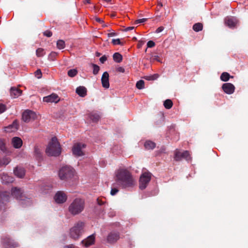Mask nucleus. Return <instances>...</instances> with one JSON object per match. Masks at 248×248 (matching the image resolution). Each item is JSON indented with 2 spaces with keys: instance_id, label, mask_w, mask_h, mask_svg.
Returning a JSON list of instances; mask_svg holds the SVG:
<instances>
[{
  "instance_id": "obj_1",
  "label": "nucleus",
  "mask_w": 248,
  "mask_h": 248,
  "mask_svg": "<svg viewBox=\"0 0 248 248\" xmlns=\"http://www.w3.org/2000/svg\"><path fill=\"white\" fill-rule=\"evenodd\" d=\"M116 181L124 187L133 186L135 181L130 173L125 169H120L116 173Z\"/></svg>"
},
{
  "instance_id": "obj_2",
  "label": "nucleus",
  "mask_w": 248,
  "mask_h": 248,
  "mask_svg": "<svg viewBox=\"0 0 248 248\" xmlns=\"http://www.w3.org/2000/svg\"><path fill=\"white\" fill-rule=\"evenodd\" d=\"M46 152L48 155L50 156H58L61 154V147L56 137L51 139L46 148Z\"/></svg>"
},
{
  "instance_id": "obj_3",
  "label": "nucleus",
  "mask_w": 248,
  "mask_h": 248,
  "mask_svg": "<svg viewBox=\"0 0 248 248\" xmlns=\"http://www.w3.org/2000/svg\"><path fill=\"white\" fill-rule=\"evenodd\" d=\"M85 202L81 198H76L71 203L69 207V211L73 215L81 213L84 208Z\"/></svg>"
},
{
  "instance_id": "obj_4",
  "label": "nucleus",
  "mask_w": 248,
  "mask_h": 248,
  "mask_svg": "<svg viewBox=\"0 0 248 248\" xmlns=\"http://www.w3.org/2000/svg\"><path fill=\"white\" fill-rule=\"evenodd\" d=\"M75 173L73 168L69 166H65L60 170L59 176L61 180H67L73 178Z\"/></svg>"
},
{
  "instance_id": "obj_5",
  "label": "nucleus",
  "mask_w": 248,
  "mask_h": 248,
  "mask_svg": "<svg viewBox=\"0 0 248 248\" xmlns=\"http://www.w3.org/2000/svg\"><path fill=\"white\" fill-rule=\"evenodd\" d=\"M84 224L82 222H78L71 229L70 234L73 238L76 239L83 232Z\"/></svg>"
},
{
  "instance_id": "obj_6",
  "label": "nucleus",
  "mask_w": 248,
  "mask_h": 248,
  "mask_svg": "<svg viewBox=\"0 0 248 248\" xmlns=\"http://www.w3.org/2000/svg\"><path fill=\"white\" fill-rule=\"evenodd\" d=\"M151 178V174L149 172H144L141 174L140 179L139 187L140 189H145Z\"/></svg>"
},
{
  "instance_id": "obj_7",
  "label": "nucleus",
  "mask_w": 248,
  "mask_h": 248,
  "mask_svg": "<svg viewBox=\"0 0 248 248\" xmlns=\"http://www.w3.org/2000/svg\"><path fill=\"white\" fill-rule=\"evenodd\" d=\"M85 146L86 145L82 143H75L72 148L73 155L77 156L83 155H84L83 149Z\"/></svg>"
},
{
  "instance_id": "obj_8",
  "label": "nucleus",
  "mask_w": 248,
  "mask_h": 248,
  "mask_svg": "<svg viewBox=\"0 0 248 248\" xmlns=\"http://www.w3.org/2000/svg\"><path fill=\"white\" fill-rule=\"evenodd\" d=\"M37 118L36 114L31 110H26L22 114V119L25 122L34 120Z\"/></svg>"
},
{
  "instance_id": "obj_9",
  "label": "nucleus",
  "mask_w": 248,
  "mask_h": 248,
  "mask_svg": "<svg viewBox=\"0 0 248 248\" xmlns=\"http://www.w3.org/2000/svg\"><path fill=\"white\" fill-rule=\"evenodd\" d=\"M225 24L230 28L236 27L238 23V20L235 17L227 16L224 19Z\"/></svg>"
},
{
  "instance_id": "obj_10",
  "label": "nucleus",
  "mask_w": 248,
  "mask_h": 248,
  "mask_svg": "<svg viewBox=\"0 0 248 248\" xmlns=\"http://www.w3.org/2000/svg\"><path fill=\"white\" fill-rule=\"evenodd\" d=\"M60 100V98L56 93H53L49 95L44 97L43 101L46 103H57Z\"/></svg>"
},
{
  "instance_id": "obj_11",
  "label": "nucleus",
  "mask_w": 248,
  "mask_h": 248,
  "mask_svg": "<svg viewBox=\"0 0 248 248\" xmlns=\"http://www.w3.org/2000/svg\"><path fill=\"white\" fill-rule=\"evenodd\" d=\"M11 196L7 192L0 193V210H1L4 204L8 202Z\"/></svg>"
},
{
  "instance_id": "obj_12",
  "label": "nucleus",
  "mask_w": 248,
  "mask_h": 248,
  "mask_svg": "<svg viewBox=\"0 0 248 248\" xmlns=\"http://www.w3.org/2000/svg\"><path fill=\"white\" fill-rule=\"evenodd\" d=\"M55 200L57 203H63L67 200V196L63 191H58L54 197Z\"/></svg>"
},
{
  "instance_id": "obj_13",
  "label": "nucleus",
  "mask_w": 248,
  "mask_h": 248,
  "mask_svg": "<svg viewBox=\"0 0 248 248\" xmlns=\"http://www.w3.org/2000/svg\"><path fill=\"white\" fill-rule=\"evenodd\" d=\"M222 88L225 93L229 94L233 93L235 89L234 85L230 83L223 84Z\"/></svg>"
},
{
  "instance_id": "obj_14",
  "label": "nucleus",
  "mask_w": 248,
  "mask_h": 248,
  "mask_svg": "<svg viewBox=\"0 0 248 248\" xmlns=\"http://www.w3.org/2000/svg\"><path fill=\"white\" fill-rule=\"evenodd\" d=\"M101 83L102 86L105 89L109 87V74L107 72H105L102 76Z\"/></svg>"
},
{
  "instance_id": "obj_15",
  "label": "nucleus",
  "mask_w": 248,
  "mask_h": 248,
  "mask_svg": "<svg viewBox=\"0 0 248 248\" xmlns=\"http://www.w3.org/2000/svg\"><path fill=\"white\" fill-rule=\"evenodd\" d=\"M11 144L15 148L19 149L22 146L23 141L21 138L15 137L12 138Z\"/></svg>"
},
{
  "instance_id": "obj_16",
  "label": "nucleus",
  "mask_w": 248,
  "mask_h": 248,
  "mask_svg": "<svg viewBox=\"0 0 248 248\" xmlns=\"http://www.w3.org/2000/svg\"><path fill=\"white\" fill-rule=\"evenodd\" d=\"M3 243L5 248H14L16 246V244L12 241L9 237L3 239Z\"/></svg>"
},
{
  "instance_id": "obj_17",
  "label": "nucleus",
  "mask_w": 248,
  "mask_h": 248,
  "mask_svg": "<svg viewBox=\"0 0 248 248\" xmlns=\"http://www.w3.org/2000/svg\"><path fill=\"white\" fill-rule=\"evenodd\" d=\"M23 192L21 189L17 188V187H14L12 189L11 195L16 199H21L22 197Z\"/></svg>"
},
{
  "instance_id": "obj_18",
  "label": "nucleus",
  "mask_w": 248,
  "mask_h": 248,
  "mask_svg": "<svg viewBox=\"0 0 248 248\" xmlns=\"http://www.w3.org/2000/svg\"><path fill=\"white\" fill-rule=\"evenodd\" d=\"M18 124L16 121H14L12 124L5 127V131L6 132H12L18 129Z\"/></svg>"
},
{
  "instance_id": "obj_19",
  "label": "nucleus",
  "mask_w": 248,
  "mask_h": 248,
  "mask_svg": "<svg viewBox=\"0 0 248 248\" xmlns=\"http://www.w3.org/2000/svg\"><path fill=\"white\" fill-rule=\"evenodd\" d=\"M95 236L93 234L88 237L87 239L83 240L82 243L85 247H87L93 244Z\"/></svg>"
},
{
  "instance_id": "obj_20",
  "label": "nucleus",
  "mask_w": 248,
  "mask_h": 248,
  "mask_svg": "<svg viewBox=\"0 0 248 248\" xmlns=\"http://www.w3.org/2000/svg\"><path fill=\"white\" fill-rule=\"evenodd\" d=\"M22 93V91L16 87H12L10 90V94L12 97L16 98L20 96Z\"/></svg>"
},
{
  "instance_id": "obj_21",
  "label": "nucleus",
  "mask_w": 248,
  "mask_h": 248,
  "mask_svg": "<svg viewBox=\"0 0 248 248\" xmlns=\"http://www.w3.org/2000/svg\"><path fill=\"white\" fill-rule=\"evenodd\" d=\"M76 93L80 97H83L87 95V89L84 86H79L76 90Z\"/></svg>"
},
{
  "instance_id": "obj_22",
  "label": "nucleus",
  "mask_w": 248,
  "mask_h": 248,
  "mask_svg": "<svg viewBox=\"0 0 248 248\" xmlns=\"http://www.w3.org/2000/svg\"><path fill=\"white\" fill-rule=\"evenodd\" d=\"M14 172L15 175L19 178H22L25 175V170L21 167H16L14 169Z\"/></svg>"
},
{
  "instance_id": "obj_23",
  "label": "nucleus",
  "mask_w": 248,
  "mask_h": 248,
  "mask_svg": "<svg viewBox=\"0 0 248 248\" xmlns=\"http://www.w3.org/2000/svg\"><path fill=\"white\" fill-rule=\"evenodd\" d=\"M1 181L4 184L12 183L14 181V178L9 176L8 174L3 173L1 177Z\"/></svg>"
},
{
  "instance_id": "obj_24",
  "label": "nucleus",
  "mask_w": 248,
  "mask_h": 248,
  "mask_svg": "<svg viewBox=\"0 0 248 248\" xmlns=\"http://www.w3.org/2000/svg\"><path fill=\"white\" fill-rule=\"evenodd\" d=\"M88 119L92 122H97L100 119V116L96 113L92 112L88 114Z\"/></svg>"
},
{
  "instance_id": "obj_25",
  "label": "nucleus",
  "mask_w": 248,
  "mask_h": 248,
  "mask_svg": "<svg viewBox=\"0 0 248 248\" xmlns=\"http://www.w3.org/2000/svg\"><path fill=\"white\" fill-rule=\"evenodd\" d=\"M119 235L116 233H110L108 237V241L109 243H113L119 239Z\"/></svg>"
},
{
  "instance_id": "obj_26",
  "label": "nucleus",
  "mask_w": 248,
  "mask_h": 248,
  "mask_svg": "<svg viewBox=\"0 0 248 248\" xmlns=\"http://www.w3.org/2000/svg\"><path fill=\"white\" fill-rule=\"evenodd\" d=\"M113 60L116 62H120L122 61L123 57L119 53L116 52L113 55Z\"/></svg>"
},
{
  "instance_id": "obj_27",
  "label": "nucleus",
  "mask_w": 248,
  "mask_h": 248,
  "mask_svg": "<svg viewBox=\"0 0 248 248\" xmlns=\"http://www.w3.org/2000/svg\"><path fill=\"white\" fill-rule=\"evenodd\" d=\"M155 144L154 142L148 140L144 143V147L147 149H153L155 147Z\"/></svg>"
},
{
  "instance_id": "obj_28",
  "label": "nucleus",
  "mask_w": 248,
  "mask_h": 248,
  "mask_svg": "<svg viewBox=\"0 0 248 248\" xmlns=\"http://www.w3.org/2000/svg\"><path fill=\"white\" fill-rule=\"evenodd\" d=\"M10 162V159L8 157L0 158V167L7 165Z\"/></svg>"
},
{
  "instance_id": "obj_29",
  "label": "nucleus",
  "mask_w": 248,
  "mask_h": 248,
  "mask_svg": "<svg viewBox=\"0 0 248 248\" xmlns=\"http://www.w3.org/2000/svg\"><path fill=\"white\" fill-rule=\"evenodd\" d=\"M182 153L177 149L175 151L174 158L176 161H180L182 159Z\"/></svg>"
},
{
  "instance_id": "obj_30",
  "label": "nucleus",
  "mask_w": 248,
  "mask_h": 248,
  "mask_svg": "<svg viewBox=\"0 0 248 248\" xmlns=\"http://www.w3.org/2000/svg\"><path fill=\"white\" fill-rule=\"evenodd\" d=\"M231 77L230 74L227 72H223L220 76V79L223 81H227Z\"/></svg>"
},
{
  "instance_id": "obj_31",
  "label": "nucleus",
  "mask_w": 248,
  "mask_h": 248,
  "mask_svg": "<svg viewBox=\"0 0 248 248\" xmlns=\"http://www.w3.org/2000/svg\"><path fill=\"white\" fill-rule=\"evenodd\" d=\"M203 26L201 23H197L195 24L193 26V29L195 31H199L202 30Z\"/></svg>"
},
{
  "instance_id": "obj_32",
  "label": "nucleus",
  "mask_w": 248,
  "mask_h": 248,
  "mask_svg": "<svg viewBox=\"0 0 248 248\" xmlns=\"http://www.w3.org/2000/svg\"><path fill=\"white\" fill-rule=\"evenodd\" d=\"M173 103L170 99H167L164 102V106L167 109H170Z\"/></svg>"
},
{
  "instance_id": "obj_33",
  "label": "nucleus",
  "mask_w": 248,
  "mask_h": 248,
  "mask_svg": "<svg viewBox=\"0 0 248 248\" xmlns=\"http://www.w3.org/2000/svg\"><path fill=\"white\" fill-rule=\"evenodd\" d=\"M65 46V42L62 40H59L57 42V47L59 49H63Z\"/></svg>"
},
{
  "instance_id": "obj_34",
  "label": "nucleus",
  "mask_w": 248,
  "mask_h": 248,
  "mask_svg": "<svg viewBox=\"0 0 248 248\" xmlns=\"http://www.w3.org/2000/svg\"><path fill=\"white\" fill-rule=\"evenodd\" d=\"M0 149L5 152L6 150V141L5 140L0 139Z\"/></svg>"
},
{
  "instance_id": "obj_35",
  "label": "nucleus",
  "mask_w": 248,
  "mask_h": 248,
  "mask_svg": "<svg viewBox=\"0 0 248 248\" xmlns=\"http://www.w3.org/2000/svg\"><path fill=\"white\" fill-rule=\"evenodd\" d=\"M67 74L69 77L73 78L78 74V71L76 69H70L68 71Z\"/></svg>"
},
{
  "instance_id": "obj_36",
  "label": "nucleus",
  "mask_w": 248,
  "mask_h": 248,
  "mask_svg": "<svg viewBox=\"0 0 248 248\" xmlns=\"http://www.w3.org/2000/svg\"><path fill=\"white\" fill-rule=\"evenodd\" d=\"M182 158H185L187 160H190V155L188 151H185L182 153Z\"/></svg>"
},
{
  "instance_id": "obj_37",
  "label": "nucleus",
  "mask_w": 248,
  "mask_h": 248,
  "mask_svg": "<svg viewBox=\"0 0 248 248\" xmlns=\"http://www.w3.org/2000/svg\"><path fill=\"white\" fill-rule=\"evenodd\" d=\"M136 86L140 90L143 89L144 88V81L143 80H140L137 81Z\"/></svg>"
},
{
  "instance_id": "obj_38",
  "label": "nucleus",
  "mask_w": 248,
  "mask_h": 248,
  "mask_svg": "<svg viewBox=\"0 0 248 248\" xmlns=\"http://www.w3.org/2000/svg\"><path fill=\"white\" fill-rule=\"evenodd\" d=\"M36 54L37 57H43L45 55V52L44 49L39 48L36 50Z\"/></svg>"
},
{
  "instance_id": "obj_39",
  "label": "nucleus",
  "mask_w": 248,
  "mask_h": 248,
  "mask_svg": "<svg viewBox=\"0 0 248 248\" xmlns=\"http://www.w3.org/2000/svg\"><path fill=\"white\" fill-rule=\"evenodd\" d=\"M97 203L100 205H103L106 202V198L103 197H98L97 199Z\"/></svg>"
},
{
  "instance_id": "obj_40",
  "label": "nucleus",
  "mask_w": 248,
  "mask_h": 248,
  "mask_svg": "<svg viewBox=\"0 0 248 248\" xmlns=\"http://www.w3.org/2000/svg\"><path fill=\"white\" fill-rule=\"evenodd\" d=\"M58 56V53L55 52H51L49 56L48 59L50 61H54Z\"/></svg>"
},
{
  "instance_id": "obj_41",
  "label": "nucleus",
  "mask_w": 248,
  "mask_h": 248,
  "mask_svg": "<svg viewBox=\"0 0 248 248\" xmlns=\"http://www.w3.org/2000/svg\"><path fill=\"white\" fill-rule=\"evenodd\" d=\"M158 77V75L154 74L149 76H145L144 78L148 80H154L156 79Z\"/></svg>"
},
{
  "instance_id": "obj_42",
  "label": "nucleus",
  "mask_w": 248,
  "mask_h": 248,
  "mask_svg": "<svg viewBox=\"0 0 248 248\" xmlns=\"http://www.w3.org/2000/svg\"><path fill=\"white\" fill-rule=\"evenodd\" d=\"M112 43L113 45H121L123 46L124 43L122 42H121V40L120 39H113L112 40Z\"/></svg>"
},
{
  "instance_id": "obj_43",
  "label": "nucleus",
  "mask_w": 248,
  "mask_h": 248,
  "mask_svg": "<svg viewBox=\"0 0 248 248\" xmlns=\"http://www.w3.org/2000/svg\"><path fill=\"white\" fill-rule=\"evenodd\" d=\"M93 74L94 75H96L99 72V71L100 70L99 67L95 64H93Z\"/></svg>"
},
{
  "instance_id": "obj_44",
  "label": "nucleus",
  "mask_w": 248,
  "mask_h": 248,
  "mask_svg": "<svg viewBox=\"0 0 248 248\" xmlns=\"http://www.w3.org/2000/svg\"><path fill=\"white\" fill-rule=\"evenodd\" d=\"M34 152L37 157L40 158L41 157V153L39 149L36 147L34 150Z\"/></svg>"
},
{
  "instance_id": "obj_45",
  "label": "nucleus",
  "mask_w": 248,
  "mask_h": 248,
  "mask_svg": "<svg viewBox=\"0 0 248 248\" xmlns=\"http://www.w3.org/2000/svg\"><path fill=\"white\" fill-rule=\"evenodd\" d=\"M35 76L36 77H37L38 78H40L42 77V72L40 70H37L35 72Z\"/></svg>"
},
{
  "instance_id": "obj_46",
  "label": "nucleus",
  "mask_w": 248,
  "mask_h": 248,
  "mask_svg": "<svg viewBox=\"0 0 248 248\" xmlns=\"http://www.w3.org/2000/svg\"><path fill=\"white\" fill-rule=\"evenodd\" d=\"M6 106L3 104L0 103V113L3 112L6 110Z\"/></svg>"
},
{
  "instance_id": "obj_47",
  "label": "nucleus",
  "mask_w": 248,
  "mask_h": 248,
  "mask_svg": "<svg viewBox=\"0 0 248 248\" xmlns=\"http://www.w3.org/2000/svg\"><path fill=\"white\" fill-rule=\"evenodd\" d=\"M147 45L148 47L151 48L155 46V43L153 41H149L148 42Z\"/></svg>"
},
{
  "instance_id": "obj_48",
  "label": "nucleus",
  "mask_w": 248,
  "mask_h": 248,
  "mask_svg": "<svg viewBox=\"0 0 248 248\" xmlns=\"http://www.w3.org/2000/svg\"><path fill=\"white\" fill-rule=\"evenodd\" d=\"M118 192V189L116 188L113 187L111 188L110 194L111 195H115Z\"/></svg>"
},
{
  "instance_id": "obj_49",
  "label": "nucleus",
  "mask_w": 248,
  "mask_h": 248,
  "mask_svg": "<svg viewBox=\"0 0 248 248\" xmlns=\"http://www.w3.org/2000/svg\"><path fill=\"white\" fill-rule=\"evenodd\" d=\"M44 35L47 37H51L52 33L49 31H46L44 32Z\"/></svg>"
},
{
  "instance_id": "obj_50",
  "label": "nucleus",
  "mask_w": 248,
  "mask_h": 248,
  "mask_svg": "<svg viewBox=\"0 0 248 248\" xmlns=\"http://www.w3.org/2000/svg\"><path fill=\"white\" fill-rule=\"evenodd\" d=\"M146 20H147L146 18H142V19H140L137 20L135 21V22H136V24H139V23H143V22H145Z\"/></svg>"
},
{
  "instance_id": "obj_51",
  "label": "nucleus",
  "mask_w": 248,
  "mask_h": 248,
  "mask_svg": "<svg viewBox=\"0 0 248 248\" xmlns=\"http://www.w3.org/2000/svg\"><path fill=\"white\" fill-rule=\"evenodd\" d=\"M107 60V57L104 55L100 58V61L102 63H104Z\"/></svg>"
},
{
  "instance_id": "obj_52",
  "label": "nucleus",
  "mask_w": 248,
  "mask_h": 248,
  "mask_svg": "<svg viewBox=\"0 0 248 248\" xmlns=\"http://www.w3.org/2000/svg\"><path fill=\"white\" fill-rule=\"evenodd\" d=\"M163 30H164V27H163L161 26V27H158V28L156 29V31H155V32H156V33H159V32H160L162 31H163Z\"/></svg>"
},
{
  "instance_id": "obj_53",
  "label": "nucleus",
  "mask_w": 248,
  "mask_h": 248,
  "mask_svg": "<svg viewBox=\"0 0 248 248\" xmlns=\"http://www.w3.org/2000/svg\"><path fill=\"white\" fill-rule=\"evenodd\" d=\"M117 71L119 72L124 73V69L122 67H119L117 69Z\"/></svg>"
},
{
  "instance_id": "obj_54",
  "label": "nucleus",
  "mask_w": 248,
  "mask_h": 248,
  "mask_svg": "<svg viewBox=\"0 0 248 248\" xmlns=\"http://www.w3.org/2000/svg\"><path fill=\"white\" fill-rule=\"evenodd\" d=\"M116 35H117L116 33H115L114 32L108 33V37L114 36H116Z\"/></svg>"
},
{
  "instance_id": "obj_55",
  "label": "nucleus",
  "mask_w": 248,
  "mask_h": 248,
  "mask_svg": "<svg viewBox=\"0 0 248 248\" xmlns=\"http://www.w3.org/2000/svg\"><path fill=\"white\" fill-rule=\"evenodd\" d=\"M65 248H75V246L73 245H70L66 246Z\"/></svg>"
},
{
  "instance_id": "obj_56",
  "label": "nucleus",
  "mask_w": 248,
  "mask_h": 248,
  "mask_svg": "<svg viewBox=\"0 0 248 248\" xmlns=\"http://www.w3.org/2000/svg\"><path fill=\"white\" fill-rule=\"evenodd\" d=\"M134 28V27H129L126 28V31L132 30Z\"/></svg>"
},
{
  "instance_id": "obj_57",
  "label": "nucleus",
  "mask_w": 248,
  "mask_h": 248,
  "mask_svg": "<svg viewBox=\"0 0 248 248\" xmlns=\"http://www.w3.org/2000/svg\"><path fill=\"white\" fill-rule=\"evenodd\" d=\"M96 21H97V22H100L102 21V20L100 18H96Z\"/></svg>"
}]
</instances>
